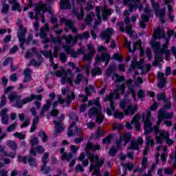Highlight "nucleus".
<instances>
[{
    "mask_svg": "<svg viewBox=\"0 0 176 176\" xmlns=\"http://www.w3.org/2000/svg\"><path fill=\"white\" fill-rule=\"evenodd\" d=\"M49 31V26L47 24H45L44 27H43L40 32V36L42 39L43 43H47L49 42V39L46 38V32Z\"/></svg>",
    "mask_w": 176,
    "mask_h": 176,
    "instance_id": "26",
    "label": "nucleus"
},
{
    "mask_svg": "<svg viewBox=\"0 0 176 176\" xmlns=\"http://www.w3.org/2000/svg\"><path fill=\"white\" fill-rule=\"evenodd\" d=\"M80 134H82V129L78 128L75 122H72L67 131L68 137L80 135Z\"/></svg>",
    "mask_w": 176,
    "mask_h": 176,
    "instance_id": "18",
    "label": "nucleus"
},
{
    "mask_svg": "<svg viewBox=\"0 0 176 176\" xmlns=\"http://www.w3.org/2000/svg\"><path fill=\"white\" fill-rule=\"evenodd\" d=\"M164 1L165 2L166 5H168V14L170 21H174V16L171 15V13L173 12V7L170 6L174 3V0H164Z\"/></svg>",
    "mask_w": 176,
    "mask_h": 176,
    "instance_id": "31",
    "label": "nucleus"
},
{
    "mask_svg": "<svg viewBox=\"0 0 176 176\" xmlns=\"http://www.w3.org/2000/svg\"><path fill=\"white\" fill-rule=\"evenodd\" d=\"M142 144H144V139H142L141 137H139L136 140L131 142L129 149L138 151V149H140V146H141Z\"/></svg>",
    "mask_w": 176,
    "mask_h": 176,
    "instance_id": "22",
    "label": "nucleus"
},
{
    "mask_svg": "<svg viewBox=\"0 0 176 176\" xmlns=\"http://www.w3.org/2000/svg\"><path fill=\"white\" fill-rule=\"evenodd\" d=\"M54 76H57L58 78H61V82L63 85L65 83H69L70 86H72V80H74V74L70 69H68L66 72L64 69H61V71H56L54 74Z\"/></svg>",
    "mask_w": 176,
    "mask_h": 176,
    "instance_id": "7",
    "label": "nucleus"
},
{
    "mask_svg": "<svg viewBox=\"0 0 176 176\" xmlns=\"http://www.w3.org/2000/svg\"><path fill=\"white\" fill-rule=\"evenodd\" d=\"M164 98H166V94L164 93L159 94L157 96V99L158 100V101H166Z\"/></svg>",
    "mask_w": 176,
    "mask_h": 176,
    "instance_id": "55",
    "label": "nucleus"
},
{
    "mask_svg": "<svg viewBox=\"0 0 176 176\" xmlns=\"http://www.w3.org/2000/svg\"><path fill=\"white\" fill-rule=\"evenodd\" d=\"M142 122L144 123V134H149L154 131L157 144H163L164 140H166L167 145H173V144H174V140L170 138V133L168 131H160L157 126H154L153 129H152L151 111H147L143 113Z\"/></svg>",
    "mask_w": 176,
    "mask_h": 176,
    "instance_id": "1",
    "label": "nucleus"
},
{
    "mask_svg": "<svg viewBox=\"0 0 176 176\" xmlns=\"http://www.w3.org/2000/svg\"><path fill=\"white\" fill-rule=\"evenodd\" d=\"M76 171H77L78 173H83V171H85V169H83V167H82V165L77 164L76 166Z\"/></svg>",
    "mask_w": 176,
    "mask_h": 176,
    "instance_id": "61",
    "label": "nucleus"
},
{
    "mask_svg": "<svg viewBox=\"0 0 176 176\" xmlns=\"http://www.w3.org/2000/svg\"><path fill=\"white\" fill-rule=\"evenodd\" d=\"M60 9H69V0H61L60 2Z\"/></svg>",
    "mask_w": 176,
    "mask_h": 176,
    "instance_id": "44",
    "label": "nucleus"
},
{
    "mask_svg": "<svg viewBox=\"0 0 176 176\" xmlns=\"http://www.w3.org/2000/svg\"><path fill=\"white\" fill-rule=\"evenodd\" d=\"M89 36L90 35L89 34V33L85 32L82 34H79L77 37L74 38L72 37V35H69L67 37L64 36L63 39V41H65V42H66L67 45L71 46L72 45H74V43H76L78 39H87Z\"/></svg>",
    "mask_w": 176,
    "mask_h": 176,
    "instance_id": "13",
    "label": "nucleus"
},
{
    "mask_svg": "<svg viewBox=\"0 0 176 176\" xmlns=\"http://www.w3.org/2000/svg\"><path fill=\"white\" fill-rule=\"evenodd\" d=\"M158 87L162 88L166 85V78H164V74L162 72H158Z\"/></svg>",
    "mask_w": 176,
    "mask_h": 176,
    "instance_id": "34",
    "label": "nucleus"
},
{
    "mask_svg": "<svg viewBox=\"0 0 176 176\" xmlns=\"http://www.w3.org/2000/svg\"><path fill=\"white\" fill-rule=\"evenodd\" d=\"M13 89H14V87L10 86L5 89L4 93L5 94H9L8 98L11 102L16 101V104L14 105L16 108H23V105H25V104L31 102V101H33V100H38V101H42V96L35 94H32L30 96L24 98L23 100L20 101L21 97H20V96L19 95H16L15 93H12Z\"/></svg>",
    "mask_w": 176,
    "mask_h": 176,
    "instance_id": "4",
    "label": "nucleus"
},
{
    "mask_svg": "<svg viewBox=\"0 0 176 176\" xmlns=\"http://www.w3.org/2000/svg\"><path fill=\"white\" fill-rule=\"evenodd\" d=\"M170 108H171V103H170L169 102H166L164 109H160L158 114V120L157 122V125L155 126H157V127H159L163 119H172L173 116H174V113L166 112V109H170Z\"/></svg>",
    "mask_w": 176,
    "mask_h": 176,
    "instance_id": "11",
    "label": "nucleus"
},
{
    "mask_svg": "<svg viewBox=\"0 0 176 176\" xmlns=\"http://www.w3.org/2000/svg\"><path fill=\"white\" fill-rule=\"evenodd\" d=\"M113 80H114L116 85H119L117 87V89L114 90L113 92L110 93V95L107 96L104 98V101H110V109L108 108L106 110V112L109 116H112V113L115 112V103L113 102V100H116L119 98L120 94L119 91H120L121 94L124 93V89H126L124 84H123V80H124V78L123 76H119L117 74H113Z\"/></svg>",
    "mask_w": 176,
    "mask_h": 176,
    "instance_id": "2",
    "label": "nucleus"
},
{
    "mask_svg": "<svg viewBox=\"0 0 176 176\" xmlns=\"http://www.w3.org/2000/svg\"><path fill=\"white\" fill-rule=\"evenodd\" d=\"M123 116H124L123 113H120V112H118V111H116L114 113V118H116L118 119H123Z\"/></svg>",
    "mask_w": 176,
    "mask_h": 176,
    "instance_id": "56",
    "label": "nucleus"
},
{
    "mask_svg": "<svg viewBox=\"0 0 176 176\" xmlns=\"http://www.w3.org/2000/svg\"><path fill=\"white\" fill-rule=\"evenodd\" d=\"M25 78H24V82H30L32 78L31 77V70L30 69H27L24 70L23 72Z\"/></svg>",
    "mask_w": 176,
    "mask_h": 176,
    "instance_id": "42",
    "label": "nucleus"
},
{
    "mask_svg": "<svg viewBox=\"0 0 176 176\" xmlns=\"http://www.w3.org/2000/svg\"><path fill=\"white\" fill-rule=\"evenodd\" d=\"M41 54H43L45 57L50 58V61L52 64V67H53V69H57V67H58V65L54 63V62H53V56H52V52L50 51V52H45L43 51H41Z\"/></svg>",
    "mask_w": 176,
    "mask_h": 176,
    "instance_id": "32",
    "label": "nucleus"
},
{
    "mask_svg": "<svg viewBox=\"0 0 176 176\" xmlns=\"http://www.w3.org/2000/svg\"><path fill=\"white\" fill-rule=\"evenodd\" d=\"M123 125H122V124H119V123H114L113 124V130H117L118 131H120V130H122L123 129Z\"/></svg>",
    "mask_w": 176,
    "mask_h": 176,
    "instance_id": "51",
    "label": "nucleus"
},
{
    "mask_svg": "<svg viewBox=\"0 0 176 176\" xmlns=\"http://www.w3.org/2000/svg\"><path fill=\"white\" fill-rule=\"evenodd\" d=\"M122 166L126 167V168H128V170H129V171H131V170H133V168L134 167V164H133V163H129L128 164H122Z\"/></svg>",
    "mask_w": 176,
    "mask_h": 176,
    "instance_id": "59",
    "label": "nucleus"
},
{
    "mask_svg": "<svg viewBox=\"0 0 176 176\" xmlns=\"http://www.w3.org/2000/svg\"><path fill=\"white\" fill-rule=\"evenodd\" d=\"M153 39H160V38H164V31L160 28H158L154 31L153 35Z\"/></svg>",
    "mask_w": 176,
    "mask_h": 176,
    "instance_id": "35",
    "label": "nucleus"
},
{
    "mask_svg": "<svg viewBox=\"0 0 176 176\" xmlns=\"http://www.w3.org/2000/svg\"><path fill=\"white\" fill-rule=\"evenodd\" d=\"M96 13L98 20L95 21V24H100L101 23V8L100 6L96 7Z\"/></svg>",
    "mask_w": 176,
    "mask_h": 176,
    "instance_id": "43",
    "label": "nucleus"
},
{
    "mask_svg": "<svg viewBox=\"0 0 176 176\" xmlns=\"http://www.w3.org/2000/svg\"><path fill=\"white\" fill-rule=\"evenodd\" d=\"M9 10V5L3 3L2 13H6Z\"/></svg>",
    "mask_w": 176,
    "mask_h": 176,
    "instance_id": "64",
    "label": "nucleus"
},
{
    "mask_svg": "<svg viewBox=\"0 0 176 176\" xmlns=\"http://www.w3.org/2000/svg\"><path fill=\"white\" fill-rule=\"evenodd\" d=\"M140 120H141V116H140V114H136L134 116L133 118L131 121V123L130 122L126 123L125 127L128 130H130L133 129V126H131V124H133L137 131H140V129H141V124H140Z\"/></svg>",
    "mask_w": 176,
    "mask_h": 176,
    "instance_id": "14",
    "label": "nucleus"
},
{
    "mask_svg": "<svg viewBox=\"0 0 176 176\" xmlns=\"http://www.w3.org/2000/svg\"><path fill=\"white\" fill-rule=\"evenodd\" d=\"M142 43L140 40L136 41L133 45V50L131 49V43L127 41V38H125V46L128 48V50L130 53H133V52H135L136 49H138L140 51V56H144V50L141 47Z\"/></svg>",
    "mask_w": 176,
    "mask_h": 176,
    "instance_id": "15",
    "label": "nucleus"
},
{
    "mask_svg": "<svg viewBox=\"0 0 176 176\" xmlns=\"http://www.w3.org/2000/svg\"><path fill=\"white\" fill-rule=\"evenodd\" d=\"M141 69V74H146V72L151 71V65H145L144 63V60L140 59V62L136 61V58H133L131 64V68L129 69V72H132L133 69Z\"/></svg>",
    "mask_w": 176,
    "mask_h": 176,
    "instance_id": "9",
    "label": "nucleus"
},
{
    "mask_svg": "<svg viewBox=\"0 0 176 176\" xmlns=\"http://www.w3.org/2000/svg\"><path fill=\"white\" fill-rule=\"evenodd\" d=\"M102 72H101V69L98 67L94 68L91 70V76L94 77L96 75H101Z\"/></svg>",
    "mask_w": 176,
    "mask_h": 176,
    "instance_id": "46",
    "label": "nucleus"
},
{
    "mask_svg": "<svg viewBox=\"0 0 176 176\" xmlns=\"http://www.w3.org/2000/svg\"><path fill=\"white\" fill-rule=\"evenodd\" d=\"M96 15H94V13H90L85 19L86 24H90L91 23V21L93 20V17H95Z\"/></svg>",
    "mask_w": 176,
    "mask_h": 176,
    "instance_id": "50",
    "label": "nucleus"
},
{
    "mask_svg": "<svg viewBox=\"0 0 176 176\" xmlns=\"http://www.w3.org/2000/svg\"><path fill=\"white\" fill-rule=\"evenodd\" d=\"M9 3L10 5H12V10H17L18 12H21L20 4L17 3V0H9Z\"/></svg>",
    "mask_w": 176,
    "mask_h": 176,
    "instance_id": "37",
    "label": "nucleus"
},
{
    "mask_svg": "<svg viewBox=\"0 0 176 176\" xmlns=\"http://www.w3.org/2000/svg\"><path fill=\"white\" fill-rule=\"evenodd\" d=\"M69 116L70 120H74V122H78V119L75 113H72L71 114H69Z\"/></svg>",
    "mask_w": 176,
    "mask_h": 176,
    "instance_id": "62",
    "label": "nucleus"
},
{
    "mask_svg": "<svg viewBox=\"0 0 176 176\" xmlns=\"http://www.w3.org/2000/svg\"><path fill=\"white\" fill-rule=\"evenodd\" d=\"M16 126H17V125L16 124H12L10 126L8 127L7 131L8 133H10L11 131H13V130H14V129H16Z\"/></svg>",
    "mask_w": 176,
    "mask_h": 176,
    "instance_id": "63",
    "label": "nucleus"
},
{
    "mask_svg": "<svg viewBox=\"0 0 176 176\" xmlns=\"http://www.w3.org/2000/svg\"><path fill=\"white\" fill-rule=\"evenodd\" d=\"M113 58H114V60H117L118 61H122V60H123V57L122 56V55H120L119 54H114Z\"/></svg>",
    "mask_w": 176,
    "mask_h": 176,
    "instance_id": "60",
    "label": "nucleus"
},
{
    "mask_svg": "<svg viewBox=\"0 0 176 176\" xmlns=\"http://www.w3.org/2000/svg\"><path fill=\"white\" fill-rule=\"evenodd\" d=\"M6 104V96H5V95H3L1 101L0 102V108H3V107H5Z\"/></svg>",
    "mask_w": 176,
    "mask_h": 176,
    "instance_id": "57",
    "label": "nucleus"
},
{
    "mask_svg": "<svg viewBox=\"0 0 176 176\" xmlns=\"http://www.w3.org/2000/svg\"><path fill=\"white\" fill-rule=\"evenodd\" d=\"M109 58H111L109 55H108L107 54H102L101 56H97V57L96 58V63L94 64H95V65H97V63H100V61H105L106 65H108Z\"/></svg>",
    "mask_w": 176,
    "mask_h": 176,
    "instance_id": "33",
    "label": "nucleus"
},
{
    "mask_svg": "<svg viewBox=\"0 0 176 176\" xmlns=\"http://www.w3.org/2000/svg\"><path fill=\"white\" fill-rule=\"evenodd\" d=\"M112 14V12H111V10L107 7V6H104V9L102 10V19L104 21L108 20L107 16H111Z\"/></svg>",
    "mask_w": 176,
    "mask_h": 176,
    "instance_id": "40",
    "label": "nucleus"
},
{
    "mask_svg": "<svg viewBox=\"0 0 176 176\" xmlns=\"http://www.w3.org/2000/svg\"><path fill=\"white\" fill-rule=\"evenodd\" d=\"M113 138V135H112L107 136L105 139L103 140V144H110Z\"/></svg>",
    "mask_w": 176,
    "mask_h": 176,
    "instance_id": "54",
    "label": "nucleus"
},
{
    "mask_svg": "<svg viewBox=\"0 0 176 176\" xmlns=\"http://www.w3.org/2000/svg\"><path fill=\"white\" fill-rule=\"evenodd\" d=\"M39 137L43 139V142H46V140H47V137L46 136V133L43 131H41L39 133Z\"/></svg>",
    "mask_w": 176,
    "mask_h": 176,
    "instance_id": "58",
    "label": "nucleus"
},
{
    "mask_svg": "<svg viewBox=\"0 0 176 176\" xmlns=\"http://www.w3.org/2000/svg\"><path fill=\"white\" fill-rule=\"evenodd\" d=\"M37 56L38 58V61H35V60H33L31 62L32 65H34V67H39V65H41V63H42V60L43 58L38 56V52H36V50H35V49L32 50V52H28L26 53L25 54V57L26 58H30V57H32V56Z\"/></svg>",
    "mask_w": 176,
    "mask_h": 176,
    "instance_id": "19",
    "label": "nucleus"
},
{
    "mask_svg": "<svg viewBox=\"0 0 176 176\" xmlns=\"http://www.w3.org/2000/svg\"><path fill=\"white\" fill-rule=\"evenodd\" d=\"M8 109H3L0 113V116H1V123L3 124H8L9 116L6 115L8 113Z\"/></svg>",
    "mask_w": 176,
    "mask_h": 176,
    "instance_id": "30",
    "label": "nucleus"
},
{
    "mask_svg": "<svg viewBox=\"0 0 176 176\" xmlns=\"http://www.w3.org/2000/svg\"><path fill=\"white\" fill-rule=\"evenodd\" d=\"M45 152V148L43 146H38L35 149L33 148L30 150V155L31 156H35L36 153H43Z\"/></svg>",
    "mask_w": 176,
    "mask_h": 176,
    "instance_id": "36",
    "label": "nucleus"
},
{
    "mask_svg": "<svg viewBox=\"0 0 176 176\" xmlns=\"http://www.w3.org/2000/svg\"><path fill=\"white\" fill-rule=\"evenodd\" d=\"M65 118V117L64 116V114H61L60 120H64ZM54 123H55V130L57 133H60V131H63V130H64V125L63 124V122L61 121L54 122Z\"/></svg>",
    "mask_w": 176,
    "mask_h": 176,
    "instance_id": "28",
    "label": "nucleus"
},
{
    "mask_svg": "<svg viewBox=\"0 0 176 176\" xmlns=\"http://www.w3.org/2000/svg\"><path fill=\"white\" fill-rule=\"evenodd\" d=\"M72 157V153H64L62 155V160H67V162H69Z\"/></svg>",
    "mask_w": 176,
    "mask_h": 176,
    "instance_id": "47",
    "label": "nucleus"
},
{
    "mask_svg": "<svg viewBox=\"0 0 176 176\" xmlns=\"http://www.w3.org/2000/svg\"><path fill=\"white\" fill-rule=\"evenodd\" d=\"M155 145V140L152 138L151 136H147L146 138V148L144 150V155L146 156V155L148 154V151H149V146L151 148H153V146Z\"/></svg>",
    "mask_w": 176,
    "mask_h": 176,
    "instance_id": "25",
    "label": "nucleus"
},
{
    "mask_svg": "<svg viewBox=\"0 0 176 176\" xmlns=\"http://www.w3.org/2000/svg\"><path fill=\"white\" fill-rule=\"evenodd\" d=\"M129 100L124 99V100L121 101L120 104V108L124 109V113L126 116L134 115L135 111L138 109V106L136 104H129Z\"/></svg>",
    "mask_w": 176,
    "mask_h": 176,
    "instance_id": "10",
    "label": "nucleus"
},
{
    "mask_svg": "<svg viewBox=\"0 0 176 176\" xmlns=\"http://www.w3.org/2000/svg\"><path fill=\"white\" fill-rule=\"evenodd\" d=\"M94 105L96 107H93L89 112V118H96V123L101 124L104 120V116H102L101 106L100 105V98H97L95 101H89V106Z\"/></svg>",
    "mask_w": 176,
    "mask_h": 176,
    "instance_id": "5",
    "label": "nucleus"
},
{
    "mask_svg": "<svg viewBox=\"0 0 176 176\" xmlns=\"http://www.w3.org/2000/svg\"><path fill=\"white\" fill-rule=\"evenodd\" d=\"M7 145L9 148H11L12 151H16V149H17V144L14 141H8Z\"/></svg>",
    "mask_w": 176,
    "mask_h": 176,
    "instance_id": "48",
    "label": "nucleus"
},
{
    "mask_svg": "<svg viewBox=\"0 0 176 176\" xmlns=\"http://www.w3.org/2000/svg\"><path fill=\"white\" fill-rule=\"evenodd\" d=\"M112 34H113V30L108 28L102 32L100 38L102 41H105V43H109V39H111V35H112Z\"/></svg>",
    "mask_w": 176,
    "mask_h": 176,
    "instance_id": "21",
    "label": "nucleus"
},
{
    "mask_svg": "<svg viewBox=\"0 0 176 176\" xmlns=\"http://www.w3.org/2000/svg\"><path fill=\"white\" fill-rule=\"evenodd\" d=\"M129 93H131L132 97L135 100V92L134 91V87L133 86V80L131 79L126 82Z\"/></svg>",
    "mask_w": 176,
    "mask_h": 176,
    "instance_id": "39",
    "label": "nucleus"
},
{
    "mask_svg": "<svg viewBox=\"0 0 176 176\" xmlns=\"http://www.w3.org/2000/svg\"><path fill=\"white\" fill-rule=\"evenodd\" d=\"M47 10V8L46 7V4L40 2L36 5L35 8V20H38L41 19L42 23H45V18L43 17V14Z\"/></svg>",
    "mask_w": 176,
    "mask_h": 176,
    "instance_id": "12",
    "label": "nucleus"
},
{
    "mask_svg": "<svg viewBox=\"0 0 176 176\" xmlns=\"http://www.w3.org/2000/svg\"><path fill=\"white\" fill-rule=\"evenodd\" d=\"M150 45L155 53V62L153 63L154 67L157 65V63H162L163 61V55L165 54V60L168 61L170 60V50H168V39L165 40V43L160 47V43L155 40H152L150 42Z\"/></svg>",
    "mask_w": 176,
    "mask_h": 176,
    "instance_id": "3",
    "label": "nucleus"
},
{
    "mask_svg": "<svg viewBox=\"0 0 176 176\" xmlns=\"http://www.w3.org/2000/svg\"><path fill=\"white\" fill-rule=\"evenodd\" d=\"M27 32V29L25 28H23L21 26H19V31L18 33V38L19 39V42L21 43L20 47L22 49H24V47H23V44L24 42H25V39L24 38V35H25V33Z\"/></svg>",
    "mask_w": 176,
    "mask_h": 176,
    "instance_id": "24",
    "label": "nucleus"
},
{
    "mask_svg": "<svg viewBox=\"0 0 176 176\" xmlns=\"http://www.w3.org/2000/svg\"><path fill=\"white\" fill-rule=\"evenodd\" d=\"M62 94L64 96L65 94H67L66 100L62 99L61 96H58V102H55L53 104V108H56L57 107V104L60 102V104H64L66 102V104L64 105V107H67L68 104H71V102L73 100H75V94L72 91H68V88H63L62 89Z\"/></svg>",
    "mask_w": 176,
    "mask_h": 176,
    "instance_id": "8",
    "label": "nucleus"
},
{
    "mask_svg": "<svg viewBox=\"0 0 176 176\" xmlns=\"http://www.w3.org/2000/svg\"><path fill=\"white\" fill-rule=\"evenodd\" d=\"M94 91H96V90L91 85L85 88V93L87 96H90V94H92Z\"/></svg>",
    "mask_w": 176,
    "mask_h": 176,
    "instance_id": "49",
    "label": "nucleus"
},
{
    "mask_svg": "<svg viewBox=\"0 0 176 176\" xmlns=\"http://www.w3.org/2000/svg\"><path fill=\"white\" fill-rule=\"evenodd\" d=\"M13 135L19 138V140H24V138H25V135H23V133L19 132L14 133Z\"/></svg>",
    "mask_w": 176,
    "mask_h": 176,
    "instance_id": "53",
    "label": "nucleus"
},
{
    "mask_svg": "<svg viewBox=\"0 0 176 176\" xmlns=\"http://www.w3.org/2000/svg\"><path fill=\"white\" fill-rule=\"evenodd\" d=\"M49 158V153H45L42 157V162H43V165L41 167V171L43 174H47L51 171L50 168L46 166V163H47V159Z\"/></svg>",
    "mask_w": 176,
    "mask_h": 176,
    "instance_id": "23",
    "label": "nucleus"
},
{
    "mask_svg": "<svg viewBox=\"0 0 176 176\" xmlns=\"http://www.w3.org/2000/svg\"><path fill=\"white\" fill-rule=\"evenodd\" d=\"M124 4L129 6L130 12H133L137 8L139 10H142V6L140 4V0H124Z\"/></svg>",
    "mask_w": 176,
    "mask_h": 176,
    "instance_id": "16",
    "label": "nucleus"
},
{
    "mask_svg": "<svg viewBox=\"0 0 176 176\" xmlns=\"http://www.w3.org/2000/svg\"><path fill=\"white\" fill-rule=\"evenodd\" d=\"M18 161L22 162L23 163H27V162H28L30 166H32L34 163H35V160H34L33 158L28 159L27 158V157H21V156L18 157Z\"/></svg>",
    "mask_w": 176,
    "mask_h": 176,
    "instance_id": "41",
    "label": "nucleus"
},
{
    "mask_svg": "<svg viewBox=\"0 0 176 176\" xmlns=\"http://www.w3.org/2000/svg\"><path fill=\"white\" fill-rule=\"evenodd\" d=\"M80 14H77L78 20H82V19H83V17L85 16V12H84V9L82 8V7H80Z\"/></svg>",
    "mask_w": 176,
    "mask_h": 176,
    "instance_id": "52",
    "label": "nucleus"
},
{
    "mask_svg": "<svg viewBox=\"0 0 176 176\" xmlns=\"http://www.w3.org/2000/svg\"><path fill=\"white\" fill-rule=\"evenodd\" d=\"M88 50L89 52V54L88 55H85L84 56V60L85 61H90L91 60V57L94 56L96 54V50H94V47L91 45H88Z\"/></svg>",
    "mask_w": 176,
    "mask_h": 176,
    "instance_id": "29",
    "label": "nucleus"
},
{
    "mask_svg": "<svg viewBox=\"0 0 176 176\" xmlns=\"http://www.w3.org/2000/svg\"><path fill=\"white\" fill-rule=\"evenodd\" d=\"M124 15L126 17L124 19V21L126 25L125 30L128 35H129V36H131L133 35V30L131 25H130V19H129V16H130L129 11L125 10L124 12Z\"/></svg>",
    "mask_w": 176,
    "mask_h": 176,
    "instance_id": "20",
    "label": "nucleus"
},
{
    "mask_svg": "<svg viewBox=\"0 0 176 176\" xmlns=\"http://www.w3.org/2000/svg\"><path fill=\"white\" fill-rule=\"evenodd\" d=\"M151 5L157 17H160L161 22L164 23V19H163V16H164L166 13V9L164 8L159 10V3H155V0H151Z\"/></svg>",
    "mask_w": 176,
    "mask_h": 176,
    "instance_id": "17",
    "label": "nucleus"
},
{
    "mask_svg": "<svg viewBox=\"0 0 176 176\" xmlns=\"http://www.w3.org/2000/svg\"><path fill=\"white\" fill-rule=\"evenodd\" d=\"M147 21H149V16L146 15H142V21L140 22L141 28H145L146 25L144 23H146Z\"/></svg>",
    "mask_w": 176,
    "mask_h": 176,
    "instance_id": "45",
    "label": "nucleus"
},
{
    "mask_svg": "<svg viewBox=\"0 0 176 176\" xmlns=\"http://www.w3.org/2000/svg\"><path fill=\"white\" fill-rule=\"evenodd\" d=\"M51 104H52V101L47 100V104H45L43 107V109H41V111L40 113V118L45 116V113H46V112H47V111H49Z\"/></svg>",
    "mask_w": 176,
    "mask_h": 176,
    "instance_id": "38",
    "label": "nucleus"
},
{
    "mask_svg": "<svg viewBox=\"0 0 176 176\" xmlns=\"http://www.w3.org/2000/svg\"><path fill=\"white\" fill-rule=\"evenodd\" d=\"M65 24L67 28H69L72 32H76V28L74 26V23L71 21L67 20V19L63 18L60 20V24Z\"/></svg>",
    "mask_w": 176,
    "mask_h": 176,
    "instance_id": "27",
    "label": "nucleus"
},
{
    "mask_svg": "<svg viewBox=\"0 0 176 176\" xmlns=\"http://www.w3.org/2000/svg\"><path fill=\"white\" fill-rule=\"evenodd\" d=\"M130 138H131V135L129 133L120 135V139L116 142L117 148H116L113 146L109 150L110 156H115V153H116L118 149H122L123 146H126L130 141Z\"/></svg>",
    "mask_w": 176,
    "mask_h": 176,
    "instance_id": "6",
    "label": "nucleus"
}]
</instances>
